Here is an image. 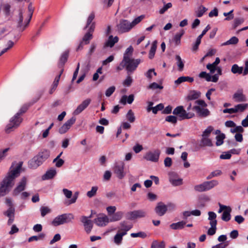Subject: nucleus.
I'll return each mask as SVG.
<instances>
[{
    "instance_id": "37",
    "label": "nucleus",
    "mask_w": 248,
    "mask_h": 248,
    "mask_svg": "<svg viewBox=\"0 0 248 248\" xmlns=\"http://www.w3.org/2000/svg\"><path fill=\"white\" fill-rule=\"evenodd\" d=\"M122 133V129L121 127L118 128L117 134L116 137L118 140L122 141V142H124L129 137V135L127 133H125L124 135V138H123L122 136H120V134Z\"/></svg>"
},
{
    "instance_id": "6",
    "label": "nucleus",
    "mask_w": 248,
    "mask_h": 248,
    "mask_svg": "<svg viewBox=\"0 0 248 248\" xmlns=\"http://www.w3.org/2000/svg\"><path fill=\"white\" fill-rule=\"evenodd\" d=\"M141 62V60L132 59L129 56H124V59L121 63L123 67L125 66L128 72H133L135 71L138 65Z\"/></svg>"
},
{
    "instance_id": "53",
    "label": "nucleus",
    "mask_w": 248,
    "mask_h": 248,
    "mask_svg": "<svg viewBox=\"0 0 248 248\" xmlns=\"http://www.w3.org/2000/svg\"><path fill=\"white\" fill-rule=\"evenodd\" d=\"M165 120L171 124H175L177 122V118L174 115H169L166 117Z\"/></svg>"
},
{
    "instance_id": "60",
    "label": "nucleus",
    "mask_w": 248,
    "mask_h": 248,
    "mask_svg": "<svg viewBox=\"0 0 248 248\" xmlns=\"http://www.w3.org/2000/svg\"><path fill=\"white\" fill-rule=\"evenodd\" d=\"M184 31H182L181 33L176 34L174 37V41L176 45H179L180 43V39L182 36L184 34Z\"/></svg>"
},
{
    "instance_id": "11",
    "label": "nucleus",
    "mask_w": 248,
    "mask_h": 248,
    "mask_svg": "<svg viewBox=\"0 0 248 248\" xmlns=\"http://www.w3.org/2000/svg\"><path fill=\"white\" fill-rule=\"evenodd\" d=\"M116 207L115 206H109V222H115L121 220L124 215L121 211L115 212Z\"/></svg>"
},
{
    "instance_id": "13",
    "label": "nucleus",
    "mask_w": 248,
    "mask_h": 248,
    "mask_svg": "<svg viewBox=\"0 0 248 248\" xmlns=\"http://www.w3.org/2000/svg\"><path fill=\"white\" fill-rule=\"evenodd\" d=\"M160 152L158 150L148 151L143 156V158L147 161L157 162L159 158Z\"/></svg>"
},
{
    "instance_id": "35",
    "label": "nucleus",
    "mask_w": 248,
    "mask_h": 248,
    "mask_svg": "<svg viewBox=\"0 0 248 248\" xmlns=\"http://www.w3.org/2000/svg\"><path fill=\"white\" fill-rule=\"evenodd\" d=\"M194 188L195 191L198 192L208 191L205 182L202 183V184L195 186Z\"/></svg>"
},
{
    "instance_id": "57",
    "label": "nucleus",
    "mask_w": 248,
    "mask_h": 248,
    "mask_svg": "<svg viewBox=\"0 0 248 248\" xmlns=\"http://www.w3.org/2000/svg\"><path fill=\"white\" fill-rule=\"evenodd\" d=\"M119 41V38L117 36L113 37L109 35V47H112L114 46V44L117 43Z\"/></svg>"
},
{
    "instance_id": "51",
    "label": "nucleus",
    "mask_w": 248,
    "mask_h": 248,
    "mask_svg": "<svg viewBox=\"0 0 248 248\" xmlns=\"http://www.w3.org/2000/svg\"><path fill=\"white\" fill-rule=\"evenodd\" d=\"M98 187L97 186H93L91 190L89 191L87 193V196L89 198H92L94 196L97 191Z\"/></svg>"
},
{
    "instance_id": "64",
    "label": "nucleus",
    "mask_w": 248,
    "mask_h": 248,
    "mask_svg": "<svg viewBox=\"0 0 248 248\" xmlns=\"http://www.w3.org/2000/svg\"><path fill=\"white\" fill-rule=\"evenodd\" d=\"M133 150L135 153L138 154L143 150V147L141 145L137 144L133 146Z\"/></svg>"
},
{
    "instance_id": "31",
    "label": "nucleus",
    "mask_w": 248,
    "mask_h": 248,
    "mask_svg": "<svg viewBox=\"0 0 248 248\" xmlns=\"http://www.w3.org/2000/svg\"><path fill=\"white\" fill-rule=\"evenodd\" d=\"M232 209L231 207H229L223 211L221 218L225 221H228L231 219V212Z\"/></svg>"
},
{
    "instance_id": "62",
    "label": "nucleus",
    "mask_w": 248,
    "mask_h": 248,
    "mask_svg": "<svg viewBox=\"0 0 248 248\" xmlns=\"http://www.w3.org/2000/svg\"><path fill=\"white\" fill-rule=\"evenodd\" d=\"M164 108L163 104H159L156 106L155 107L152 108V110L153 112L155 114H156L158 111L162 110Z\"/></svg>"
},
{
    "instance_id": "32",
    "label": "nucleus",
    "mask_w": 248,
    "mask_h": 248,
    "mask_svg": "<svg viewBox=\"0 0 248 248\" xmlns=\"http://www.w3.org/2000/svg\"><path fill=\"white\" fill-rule=\"evenodd\" d=\"M186 224V222L181 221L177 223H173L170 225V228L173 230H180L183 229Z\"/></svg>"
},
{
    "instance_id": "15",
    "label": "nucleus",
    "mask_w": 248,
    "mask_h": 248,
    "mask_svg": "<svg viewBox=\"0 0 248 248\" xmlns=\"http://www.w3.org/2000/svg\"><path fill=\"white\" fill-rule=\"evenodd\" d=\"M169 176V181L173 186H178L183 184V179L181 178L175 172H170Z\"/></svg>"
},
{
    "instance_id": "27",
    "label": "nucleus",
    "mask_w": 248,
    "mask_h": 248,
    "mask_svg": "<svg viewBox=\"0 0 248 248\" xmlns=\"http://www.w3.org/2000/svg\"><path fill=\"white\" fill-rule=\"evenodd\" d=\"M248 108V104L243 103L235 105L233 107L234 113L244 112Z\"/></svg>"
},
{
    "instance_id": "36",
    "label": "nucleus",
    "mask_w": 248,
    "mask_h": 248,
    "mask_svg": "<svg viewBox=\"0 0 248 248\" xmlns=\"http://www.w3.org/2000/svg\"><path fill=\"white\" fill-rule=\"evenodd\" d=\"M201 95L199 92L196 91H192L189 93L187 96V98L189 100H195L198 98Z\"/></svg>"
},
{
    "instance_id": "45",
    "label": "nucleus",
    "mask_w": 248,
    "mask_h": 248,
    "mask_svg": "<svg viewBox=\"0 0 248 248\" xmlns=\"http://www.w3.org/2000/svg\"><path fill=\"white\" fill-rule=\"evenodd\" d=\"M225 138V136L224 134H220L216 137V143L217 146H220L223 143V140Z\"/></svg>"
},
{
    "instance_id": "29",
    "label": "nucleus",
    "mask_w": 248,
    "mask_h": 248,
    "mask_svg": "<svg viewBox=\"0 0 248 248\" xmlns=\"http://www.w3.org/2000/svg\"><path fill=\"white\" fill-rule=\"evenodd\" d=\"M56 174V171L54 169H51L47 170L46 173L42 176V179L48 180L52 179Z\"/></svg>"
},
{
    "instance_id": "56",
    "label": "nucleus",
    "mask_w": 248,
    "mask_h": 248,
    "mask_svg": "<svg viewBox=\"0 0 248 248\" xmlns=\"http://www.w3.org/2000/svg\"><path fill=\"white\" fill-rule=\"evenodd\" d=\"M9 148H7L4 150H0V163L5 158L7 155V152L9 150Z\"/></svg>"
},
{
    "instance_id": "16",
    "label": "nucleus",
    "mask_w": 248,
    "mask_h": 248,
    "mask_svg": "<svg viewBox=\"0 0 248 248\" xmlns=\"http://www.w3.org/2000/svg\"><path fill=\"white\" fill-rule=\"evenodd\" d=\"M124 164L123 162L116 163L114 167V171L117 177L119 179H122L125 175L124 171Z\"/></svg>"
},
{
    "instance_id": "3",
    "label": "nucleus",
    "mask_w": 248,
    "mask_h": 248,
    "mask_svg": "<svg viewBox=\"0 0 248 248\" xmlns=\"http://www.w3.org/2000/svg\"><path fill=\"white\" fill-rule=\"evenodd\" d=\"M50 156V152L44 150L39 152L29 162V166L31 169H36L41 165Z\"/></svg>"
},
{
    "instance_id": "19",
    "label": "nucleus",
    "mask_w": 248,
    "mask_h": 248,
    "mask_svg": "<svg viewBox=\"0 0 248 248\" xmlns=\"http://www.w3.org/2000/svg\"><path fill=\"white\" fill-rule=\"evenodd\" d=\"M80 221L83 224L84 229L87 233H90L93 227V223L91 220L88 219L86 216H82Z\"/></svg>"
},
{
    "instance_id": "48",
    "label": "nucleus",
    "mask_w": 248,
    "mask_h": 248,
    "mask_svg": "<svg viewBox=\"0 0 248 248\" xmlns=\"http://www.w3.org/2000/svg\"><path fill=\"white\" fill-rule=\"evenodd\" d=\"M41 215L42 217L51 212V209L47 206H41L40 209Z\"/></svg>"
},
{
    "instance_id": "34",
    "label": "nucleus",
    "mask_w": 248,
    "mask_h": 248,
    "mask_svg": "<svg viewBox=\"0 0 248 248\" xmlns=\"http://www.w3.org/2000/svg\"><path fill=\"white\" fill-rule=\"evenodd\" d=\"M157 41L155 40L153 42V43L152 44V46H151V49H150V52L149 53V58L150 59H153L155 56V53L156 51V49L157 48Z\"/></svg>"
},
{
    "instance_id": "22",
    "label": "nucleus",
    "mask_w": 248,
    "mask_h": 248,
    "mask_svg": "<svg viewBox=\"0 0 248 248\" xmlns=\"http://www.w3.org/2000/svg\"><path fill=\"white\" fill-rule=\"evenodd\" d=\"M146 212L143 210H135L129 213V218L131 219H136L139 218L144 217L146 216Z\"/></svg>"
},
{
    "instance_id": "10",
    "label": "nucleus",
    "mask_w": 248,
    "mask_h": 248,
    "mask_svg": "<svg viewBox=\"0 0 248 248\" xmlns=\"http://www.w3.org/2000/svg\"><path fill=\"white\" fill-rule=\"evenodd\" d=\"M28 179L25 176L23 177L17 183L16 187L12 192V195L14 197L18 196L21 192L23 191L27 186Z\"/></svg>"
},
{
    "instance_id": "46",
    "label": "nucleus",
    "mask_w": 248,
    "mask_h": 248,
    "mask_svg": "<svg viewBox=\"0 0 248 248\" xmlns=\"http://www.w3.org/2000/svg\"><path fill=\"white\" fill-rule=\"evenodd\" d=\"M176 60L177 61V65L178 67V69L179 71H182L183 70L184 64V62L181 59V57L179 55H177L176 56Z\"/></svg>"
},
{
    "instance_id": "49",
    "label": "nucleus",
    "mask_w": 248,
    "mask_h": 248,
    "mask_svg": "<svg viewBox=\"0 0 248 248\" xmlns=\"http://www.w3.org/2000/svg\"><path fill=\"white\" fill-rule=\"evenodd\" d=\"M126 117L127 120L130 123H133L135 121V117L134 114L131 110H129L128 111Z\"/></svg>"
},
{
    "instance_id": "41",
    "label": "nucleus",
    "mask_w": 248,
    "mask_h": 248,
    "mask_svg": "<svg viewBox=\"0 0 248 248\" xmlns=\"http://www.w3.org/2000/svg\"><path fill=\"white\" fill-rule=\"evenodd\" d=\"M243 68L242 67H239L238 65L235 64H233L231 69V71L233 74L238 73L241 74L243 72Z\"/></svg>"
},
{
    "instance_id": "1",
    "label": "nucleus",
    "mask_w": 248,
    "mask_h": 248,
    "mask_svg": "<svg viewBox=\"0 0 248 248\" xmlns=\"http://www.w3.org/2000/svg\"><path fill=\"white\" fill-rule=\"evenodd\" d=\"M22 164L11 170L0 183V197L6 195L15 184V179L20 173Z\"/></svg>"
},
{
    "instance_id": "24",
    "label": "nucleus",
    "mask_w": 248,
    "mask_h": 248,
    "mask_svg": "<svg viewBox=\"0 0 248 248\" xmlns=\"http://www.w3.org/2000/svg\"><path fill=\"white\" fill-rule=\"evenodd\" d=\"M232 98L236 102H245L247 100L246 96L243 93L242 90L237 91L233 95Z\"/></svg>"
},
{
    "instance_id": "50",
    "label": "nucleus",
    "mask_w": 248,
    "mask_h": 248,
    "mask_svg": "<svg viewBox=\"0 0 248 248\" xmlns=\"http://www.w3.org/2000/svg\"><path fill=\"white\" fill-rule=\"evenodd\" d=\"M214 127L212 126H208L203 132L202 137H209L211 133L213 131Z\"/></svg>"
},
{
    "instance_id": "43",
    "label": "nucleus",
    "mask_w": 248,
    "mask_h": 248,
    "mask_svg": "<svg viewBox=\"0 0 248 248\" xmlns=\"http://www.w3.org/2000/svg\"><path fill=\"white\" fill-rule=\"evenodd\" d=\"M207 8L202 5L200 6L196 11V16L198 17H201L207 11Z\"/></svg>"
},
{
    "instance_id": "58",
    "label": "nucleus",
    "mask_w": 248,
    "mask_h": 248,
    "mask_svg": "<svg viewBox=\"0 0 248 248\" xmlns=\"http://www.w3.org/2000/svg\"><path fill=\"white\" fill-rule=\"evenodd\" d=\"M144 18L143 16H140L137 18H136L132 22H130L132 28H133L135 27L137 24L139 23Z\"/></svg>"
},
{
    "instance_id": "20",
    "label": "nucleus",
    "mask_w": 248,
    "mask_h": 248,
    "mask_svg": "<svg viewBox=\"0 0 248 248\" xmlns=\"http://www.w3.org/2000/svg\"><path fill=\"white\" fill-rule=\"evenodd\" d=\"M108 221V217L104 214H98L94 220V223L97 226L101 227L106 225Z\"/></svg>"
},
{
    "instance_id": "2",
    "label": "nucleus",
    "mask_w": 248,
    "mask_h": 248,
    "mask_svg": "<svg viewBox=\"0 0 248 248\" xmlns=\"http://www.w3.org/2000/svg\"><path fill=\"white\" fill-rule=\"evenodd\" d=\"M33 11L34 8L31 3L29 5L28 11L22 9L19 10L15 20L17 23V27L20 31H23L28 26L31 20Z\"/></svg>"
},
{
    "instance_id": "44",
    "label": "nucleus",
    "mask_w": 248,
    "mask_h": 248,
    "mask_svg": "<svg viewBox=\"0 0 248 248\" xmlns=\"http://www.w3.org/2000/svg\"><path fill=\"white\" fill-rule=\"evenodd\" d=\"M130 236L132 238L140 237L145 238L147 236L146 232H139L136 233H131Z\"/></svg>"
},
{
    "instance_id": "30",
    "label": "nucleus",
    "mask_w": 248,
    "mask_h": 248,
    "mask_svg": "<svg viewBox=\"0 0 248 248\" xmlns=\"http://www.w3.org/2000/svg\"><path fill=\"white\" fill-rule=\"evenodd\" d=\"M208 214V220L210 221L209 224L210 226H217V221L216 219L217 215L213 212H209Z\"/></svg>"
},
{
    "instance_id": "33",
    "label": "nucleus",
    "mask_w": 248,
    "mask_h": 248,
    "mask_svg": "<svg viewBox=\"0 0 248 248\" xmlns=\"http://www.w3.org/2000/svg\"><path fill=\"white\" fill-rule=\"evenodd\" d=\"M134 100V95L131 94L128 96L124 95L120 100V102L124 105L126 104V102L128 104H131Z\"/></svg>"
},
{
    "instance_id": "59",
    "label": "nucleus",
    "mask_w": 248,
    "mask_h": 248,
    "mask_svg": "<svg viewBox=\"0 0 248 248\" xmlns=\"http://www.w3.org/2000/svg\"><path fill=\"white\" fill-rule=\"evenodd\" d=\"M172 7V4L170 2H169L165 4L163 7L160 9L159 13L160 14H164L168 9Z\"/></svg>"
},
{
    "instance_id": "55",
    "label": "nucleus",
    "mask_w": 248,
    "mask_h": 248,
    "mask_svg": "<svg viewBox=\"0 0 248 248\" xmlns=\"http://www.w3.org/2000/svg\"><path fill=\"white\" fill-rule=\"evenodd\" d=\"M148 88L153 90L157 89L161 90L163 88V87L161 85L158 84L156 82H153L149 85Z\"/></svg>"
},
{
    "instance_id": "5",
    "label": "nucleus",
    "mask_w": 248,
    "mask_h": 248,
    "mask_svg": "<svg viewBox=\"0 0 248 248\" xmlns=\"http://www.w3.org/2000/svg\"><path fill=\"white\" fill-rule=\"evenodd\" d=\"M207 104L202 100H197L195 102V105L192 110L196 111L197 115L202 117H206L210 115V112L206 108Z\"/></svg>"
},
{
    "instance_id": "40",
    "label": "nucleus",
    "mask_w": 248,
    "mask_h": 248,
    "mask_svg": "<svg viewBox=\"0 0 248 248\" xmlns=\"http://www.w3.org/2000/svg\"><path fill=\"white\" fill-rule=\"evenodd\" d=\"M201 143L205 146H211L212 145V141L209 138V137H202Z\"/></svg>"
},
{
    "instance_id": "17",
    "label": "nucleus",
    "mask_w": 248,
    "mask_h": 248,
    "mask_svg": "<svg viewBox=\"0 0 248 248\" xmlns=\"http://www.w3.org/2000/svg\"><path fill=\"white\" fill-rule=\"evenodd\" d=\"M95 29L94 23H93L88 29L87 32L84 35L82 38V41L84 44L87 45L89 44L90 40L93 38V33Z\"/></svg>"
},
{
    "instance_id": "42",
    "label": "nucleus",
    "mask_w": 248,
    "mask_h": 248,
    "mask_svg": "<svg viewBox=\"0 0 248 248\" xmlns=\"http://www.w3.org/2000/svg\"><path fill=\"white\" fill-rule=\"evenodd\" d=\"M207 188L208 190L211 189L218 184L217 180H213L210 181H206Z\"/></svg>"
},
{
    "instance_id": "28",
    "label": "nucleus",
    "mask_w": 248,
    "mask_h": 248,
    "mask_svg": "<svg viewBox=\"0 0 248 248\" xmlns=\"http://www.w3.org/2000/svg\"><path fill=\"white\" fill-rule=\"evenodd\" d=\"M194 81V78L188 76H182L179 77L177 80L174 81L176 85H178L181 83L184 82H188L192 83Z\"/></svg>"
},
{
    "instance_id": "25",
    "label": "nucleus",
    "mask_w": 248,
    "mask_h": 248,
    "mask_svg": "<svg viewBox=\"0 0 248 248\" xmlns=\"http://www.w3.org/2000/svg\"><path fill=\"white\" fill-rule=\"evenodd\" d=\"M167 211V206L162 202L157 203L155 208V213L159 216H163Z\"/></svg>"
},
{
    "instance_id": "39",
    "label": "nucleus",
    "mask_w": 248,
    "mask_h": 248,
    "mask_svg": "<svg viewBox=\"0 0 248 248\" xmlns=\"http://www.w3.org/2000/svg\"><path fill=\"white\" fill-rule=\"evenodd\" d=\"M95 17V15L93 13H92L90 14L87 20L86 26L84 28V29L90 28V26L92 25L93 23H94V22L93 21L94 18Z\"/></svg>"
},
{
    "instance_id": "18",
    "label": "nucleus",
    "mask_w": 248,
    "mask_h": 248,
    "mask_svg": "<svg viewBox=\"0 0 248 248\" xmlns=\"http://www.w3.org/2000/svg\"><path fill=\"white\" fill-rule=\"evenodd\" d=\"M76 119L74 117H72L69 120H67L60 128L59 132L61 134L66 133L71 127V126L75 123Z\"/></svg>"
},
{
    "instance_id": "4",
    "label": "nucleus",
    "mask_w": 248,
    "mask_h": 248,
    "mask_svg": "<svg viewBox=\"0 0 248 248\" xmlns=\"http://www.w3.org/2000/svg\"><path fill=\"white\" fill-rule=\"evenodd\" d=\"M132 228V225L125 221L120 224L117 233L114 237L113 241L115 244L119 245L122 243L123 237L127 234V232Z\"/></svg>"
},
{
    "instance_id": "21",
    "label": "nucleus",
    "mask_w": 248,
    "mask_h": 248,
    "mask_svg": "<svg viewBox=\"0 0 248 248\" xmlns=\"http://www.w3.org/2000/svg\"><path fill=\"white\" fill-rule=\"evenodd\" d=\"M199 77L201 78H205L207 81H212L213 82H217L218 79V77L217 74L211 76L206 72H201L199 75Z\"/></svg>"
},
{
    "instance_id": "14",
    "label": "nucleus",
    "mask_w": 248,
    "mask_h": 248,
    "mask_svg": "<svg viewBox=\"0 0 248 248\" xmlns=\"http://www.w3.org/2000/svg\"><path fill=\"white\" fill-rule=\"evenodd\" d=\"M132 29L131 23L127 20L122 19L117 25V29L119 33H123L129 31Z\"/></svg>"
},
{
    "instance_id": "63",
    "label": "nucleus",
    "mask_w": 248,
    "mask_h": 248,
    "mask_svg": "<svg viewBox=\"0 0 248 248\" xmlns=\"http://www.w3.org/2000/svg\"><path fill=\"white\" fill-rule=\"evenodd\" d=\"M217 226H211V227L207 231V234L213 235L216 233Z\"/></svg>"
},
{
    "instance_id": "8",
    "label": "nucleus",
    "mask_w": 248,
    "mask_h": 248,
    "mask_svg": "<svg viewBox=\"0 0 248 248\" xmlns=\"http://www.w3.org/2000/svg\"><path fill=\"white\" fill-rule=\"evenodd\" d=\"M172 113L174 115L177 116L180 120L189 119L195 116L194 113L187 112L182 106H179L175 108Z\"/></svg>"
},
{
    "instance_id": "47",
    "label": "nucleus",
    "mask_w": 248,
    "mask_h": 248,
    "mask_svg": "<svg viewBox=\"0 0 248 248\" xmlns=\"http://www.w3.org/2000/svg\"><path fill=\"white\" fill-rule=\"evenodd\" d=\"M157 74L155 71L154 69H150L148 70L145 74L146 77L150 80L153 78V76H156Z\"/></svg>"
},
{
    "instance_id": "23",
    "label": "nucleus",
    "mask_w": 248,
    "mask_h": 248,
    "mask_svg": "<svg viewBox=\"0 0 248 248\" xmlns=\"http://www.w3.org/2000/svg\"><path fill=\"white\" fill-rule=\"evenodd\" d=\"M91 100L90 99H87L84 100L80 105H79L77 108L74 111V114L77 115L80 114L90 104Z\"/></svg>"
},
{
    "instance_id": "61",
    "label": "nucleus",
    "mask_w": 248,
    "mask_h": 248,
    "mask_svg": "<svg viewBox=\"0 0 248 248\" xmlns=\"http://www.w3.org/2000/svg\"><path fill=\"white\" fill-rule=\"evenodd\" d=\"M232 156L230 152H224L220 155V158L221 159H229Z\"/></svg>"
},
{
    "instance_id": "26",
    "label": "nucleus",
    "mask_w": 248,
    "mask_h": 248,
    "mask_svg": "<svg viewBox=\"0 0 248 248\" xmlns=\"http://www.w3.org/2000/svg\"><path fill=\"white\" fill-rule=\"evenodd\" d=\"M69 50H65L63 52L61 56L58 63V66L62 69L64 66L65 62H67L68 56H69Z\"/></svg>"
},
{
    "instance_id": "52",
    "label": "nucleus",
    "mask_w": 248,
    "mask_h": 248,
    "mask_svg": "<svg viewBox=\"0 0 248 248\" xmlns=\"http://www.w3.org/2000/svg\"><path fill=\"white\" fill-rule=\"evenodd\" d=\"M165 244L163 241L159 243L155 241L151 245V248H165Z\"/></svg>"
},
{
    "instance_id": "54",
    "label": "nucleus",
    "mask_w": 248,
    "mask_h": 248,
    "mask_svg": "<svg viewBox=\"0 0 248 248\" xmlns=\"http://www.w3.org/2000/svg\"><path fill=\"white\" fill-rule=\"evenodd\" d=\"M30 105L29 104H25L24 105L19 109V111L16 113L18 115L20 116L24 113L27 111V110L28 109Z\"/></svg>"
},
{
    "instance_id": "38",
    "label": "nucleus",
    "mask_w": 248,
    "mask_h": 248,
    "mask_svg": "<svg viewBox=\"0 0 248 248\" xmlns=\"http://www.w3.org/2000/svg\"><path fill=\"white\" fill-rule=\"evenodd\" d=\"M238 39L237 37L235 36L232 37L230 39L228 40L227 41L222 43L221 46H227V45H236L238 42Z\"/></svg>"
},
{
    "instance_id": "12",
    "label": "nucleus",
    "mask_w": 248,
    "mask_h": 248,
    "mask_svg": "<svg viewBox=\"0 0 248 248\" xmlns=\"http://www.w3.org/2000/svg\"><path fill=\"white\" fill-rule=\"evenodd\" d=\"M5 203L8 208L4 212L3 214L7 217L15 216V208L12 198L6 197L5 199Z\"/></svg>"
},
{
    "instance_id": "9",
    "label": "nucleus",
    "mask_w": 248,
    "mask_h": 248,
    "mask_svg": "<svg viewBox=\"0 0 248 248\" xmlns=\"http://www.w3.org/2000/svg\"><path fill=\"white\" fill-rule=\"evenodd\" d=\"M22 121V119L20 116L16 114L10 121V123L6 127L5 131L9 133L13 130V128L17 127Z\"/></svg>"
},
{
    "instance_id": "7",
    "label": "nucleus",
    "mask_w": 248,
    "mask_h": 248,
    "mask_svg": "<svg viewBox=\"0 0 248 248\" xmlns=\"http://www.w3.org/2000/svg\"><path fill=\"white\" fill-rule=\"evenodd\" d=\"M74 216L71 213L63 214L56 217L52 221V224L58 226L71 221L74 219Z\"/></svg>"
}]
</instances>
